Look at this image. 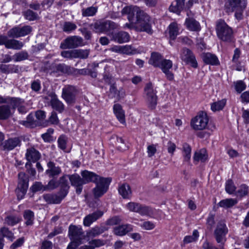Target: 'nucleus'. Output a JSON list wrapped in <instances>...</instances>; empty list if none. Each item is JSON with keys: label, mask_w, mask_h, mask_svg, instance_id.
I'll return each instance as SVG.
<instances>
[{"label": "nucleus", "mask_w": 249, "mask_h": 249, "mask_svg": "<svg viewBox=\"0 0 249 249\" xmlns=\"http://www.w3.org/2000/svg\"><path fill=\"white\" fill-rule=\"evenodd\" d=\"M19 218L15 215H8L4 218V223L8 226H13L19 222Z\"/></svg>", "instance_id": "45"}, {"label": "nucleus", "mask_w": 249, "mask_h": 249, "mask_svg": "<svg viewBox=\"0 0 249 249\" xmlns=\"http://www.w3.org/2000/svg\"><path fill=\"white\" fill-rule=\"evenodd\" d=\"M141 51L132 45L123 46L122 53L127 55H133L140 53Z\"/></svg>", "instance_id": "42"}, {"label": "nucleus", "mask_w": 249, "mask_h": 249, "mask_svg": "<svg viewBox=\"0 0 249 249\" xmlns=\"http://www.w3.org/2000/svg\"><path fill=\"white\" fill-rule=\"evenodd\" d=\"M157 152V145L151 144L148 145L147 148V152L148 157L150 158L153 156Z\"/></svg>", "instance_id": "62"}, {"label": "nucleus", "mask_w": 249, "mask_h": 249, "mask_svg": "<svg viewBox=\"0 0 249 249\" xmlns=\"http://www.w3.org/2000/svg\"><path fill=\"white\" fill-rule=\"evenodd\" d=\"M65 196L58 192V194H46L43 196V198L48 204H59Z\"/></svg>", "instance_id": "19"}, {"label": "nucleus", "mask_w": 249, "mask_h": 249, "mask_svg": "<svg viewBox=\"0 0 249 249\" xmlns=\"http://www.w3.org/2000/svg\"><path fill=\"white\" fill-rule=\"evenodd\" d=\"M173 63L172 61L169 59H164L162 60L160 64V68L161 69L162 72L165 74L167 79L169 81H172L174 79V74L170 71L172 69Z\"/></svg>", "instance_id": "15"}, {"label": "nucleus", "mask_w": 249, "mask_h": 249, "mask_svg": "<svg viewBox=\"0 0 249 249\" xmlns=\"http://www.w3.org/2000/svg\"><path fill=\"white\" fill-rule=\"evenodd\" d=\"M235 186L231 180H228L226 184L225 190L229 194H233L235 191Z\"/></svg>", "instance_id": "60"}, {"label": "nucleus", "mask_w": 249, "mask_h": 249, "mask_svg": "<svg viewBox=\"0 0 249 249\" xmlns=\"http://www.w3.org/2000/svg\"><path fill=\"white\" fill-rule=\"evenodd\" d=\"M53 129L51 128H49L46 133L42 134L41 137L42 139L45 142H50L51 140V135L53 134Z\"/></svg>", "instance_id": "63"}, {"label": "nucleus", "mask_w": 249, "mask_h": 249, "mask_svg": "<svg viewBox=\"0 0 249 249\" xmlns=\"http://www.w3.org/2000/svg\"><path fill=\"white\" fill-rule=\"evenodd\" d=\"M199 236V233L197 230H194L192 235L185 236L183 239L184 244H188L196 241Z\"/></svg>", "instance_id": "53"}, {"label": "nucleus", "mask_w": 249, "mask_h": 249, "mask_svg": "<svg viewBox=\"0 0 249 249\" xmlns=\"http://www.w3.org/2000/svg\"><path fill=\"white\" fill-rule=\"evenodd\" d=\"M32 31V27L29 25L22 27L16 26L7 32L9 37L12 38H18L29 35Z\"/></svg>", "instance_id": "9"}, {"label": "nucleus", "mask_w": 249, "mask_h": 249, "mask_svg": "<svg viewBox=\"0 0 249 249\" xmlns=\"http://www.w3.org/2000/svg\"><path fill=\"white\" fill-rule=\"evenodd\" d=\"M209 118L207 113L201 111L192 119L191 126L195 130H203L208 127Z\"/></svg>", "instance_id": "5"}, {"label": "nucleus", "mask_w": 249, "mask_h": 249, "mask_svg": "<svg viewBox=\"0 0 249 249\" xmlns=\"http://www.w3.org/2000/svg\"><path fill=\"white\" fill-rule=\"evenodd\" d=\"M107 230V228L105 226L95 227L92 228L87 233V235L89 237H94L102 234L104 231Z\"/></svg>", "instance_id": "39"}, {"label": "nucleus", "mask_w": 249, "mask_h": 249, "mask_svg": "<svg viewBox=\"0 0 249 249\" xmlns=\"http://www.w3.org/2000/svg\"><path fill=\"white\" fill-rule=\"evenodd\" d=\"M238 202L236 199L226 198L221 200L218 204V205L224 208H229L236 205Z\"/></svg>", "instance_id": "40"}, {"label": "nucleus", "mask_w": 249, "mask_h": 249, "mask_svg": "<svg viewBox=\"0 0 249 249\" xmlns=\"http://www.w3.org/2000/svg\"><path fill=\"white\" fill-rule=\"evenodd\" d=\"M98 8L95 6H90L86 8H82L81 10L83 17H92L95 15L97 12Z\"/></svg>", "instance_id": "43"}, {"label": "nucleus", "mask_w": 249, "mask_h": 249, "mask_svg": "<svg viewBox=\"0 0 249 249\" xmlns=\"http://www.w3.org/2000/svg\"><path fill=\"white\" fill-rule=\"evenodd\" d=\"M54 178H52V179L49 181L48 184L45 186V190H53L58 186L57 182Z\"/></svg>", "instance_id": "61"}, {"label": "nucleus", "mask_w": 249, "mask_h": 249, "mask_svg": "<svg viewBox=\"0 0 249 249\" xmlns=\"http://www.w3.org/2000/svg\"><path fill=\"white\" fill-rule=\"evenodd\" d=\"M68 142V138L64 135H60L57 140L58 146V147L65 151L67 148V144Z\"/></svg>", "instance_id": "50"}, {"label": "nucleus", "mask_w": 249, "mask_h": 249, "mask_svg": "<svg viewBox=\"0 0 249 249\" xmlns=\"http://www.w3.org/2000/svg\"><path fill=\"white\" fill-rule=\"evenodd\" d=\"M77 26L75 24L70 21L65 22L63 25V31L66 33H71L75 30Z\"/></svg>", "instance_id": "55"}, {"label": "nucleus", "mask_w": 249, "mask_h": 249, "mask_svg": "<svg viewBox=\"0 0 249 249\" xmlns=\"http://www.w3.org/2000/svg\"><path fill=\"white\" fill-rule=\"evenodd\" d=\"M180 58L186 64L194 68H197L198 64L193 52L187 48H183L180 52Z\"/></svg>", "instance_id": "10"}, {"label": "nucleus", "mask_w": 249, "mask_h": 249, "mask_svg": "<svg viewBox=\"0 0 249 249\" xmlns=\"http://www.w3.org/2000/svg\"><path fill=\"white\" fill-rule=\"evenodd\" d=\"M111 36L112 40L120 44L127 42L130 38V35L128 33L122 31L112 34Z\"/></svg>", "instance_id": "21"}, {"label": "nucleus", "mask_w": 249, "mask_h": 249, "mask_svg": "<svg viewBox=\"0 0 249 249\" xmlns=\"http://www.w3.org/2000/svg\"><path fill=\"white\" fill-rule=\"evenodd\" d=\"M216 31L217 36L220 40L227 42L233 41L232 30L224 20L220 19L217 22Z\"/></svg>", "instance_id": "3"}, {"label": "nucleus", "mask_w": 249, "mask_h": 249, "mask_svg": "<svg viewBox=\"0 0 249 249\" xmlns=\"http://www.w3.org/2000/svg\"><path fill=\"white\" fill-rule=\"evenodd\" d=\"M48 169L45 173L50 178H57L62 172L61 169L59 166H56L53 161H49L47 163Z\"/></svg>", "instance_id": "17"}, {"label": "nucleus", "mask_w": 249, "mask_h": 249, "mask_svg": "<svg viewBox=\"0 0 249 249\" xmlns=\"http://www.w3.org/2000/svg\"><path fill=\"white\" fill-rule=\"evenodd\" d=\"M141 227L145 230H151L155 227V225L153 222L147 221L141 224Z\"/></svg>", "instance_id": "64"}, {"label": "nucleus", "mask_w": 249, "mask_h": 249, "mask_svg": "<svg viewBox=\"0 0 249 249\" xmlns=\"http://www.w3.org/2000/svg\"><path fill=\"white\" fill-rule=\"evenodd\" d=\"M144 94L148 107L154 109L157 104V91L153 88L151 83H147L144 88Z\"/></svg>", "instance_id": "7"}, {"label": "nucleus", "mask_w": 249, "mask_h": 249, "mask_svg": "<svg viewBox=\"0 0 249 249\" xmlns=\"http://www.w3.org/2000/svg\"><path fill=\"white\" fill-rule=\"evenodd\" d=\"M132 231L133 226L126 224L115 227L113 228V232L117 236H123Z\"/></svg>", "instance_id": "20"}, {"label": "nucleus", "mask_w": 249, "mask_h": 249, "mask_svg": "<svg viewBox=\"0 0 249 249\" xmlns=\"http://www.w3.org/2000/svg\"><path fill=\"white\" fill-rule=\"evenodd\" d=\"M140 205V203H139L130 202L126 204V207L130 212L138 213Z\"/></svg>", "instance_id": "59"}, {"label": "nucleus", "mask_w": 249, "mask_h": 249, "mask_svg": "<svg viewBox=\"0 0 249 249\" xmlns=\"http://www.w3.org/2000/svg\"><path fill=\"white\" fill-rule=\"evenodd\" d=\"M119 194L124 199H130L132 196V191L130 186L127 183L121 184L118 188Z\"/></svg>", "instance_id": "26"}, {"label": "nucleus", "mask_w": 249, "mask_h": 249, "mask_svg": "<svg viewBox=\"0 0 249 249\" xmlns=\"http://www.w3.org/2000/svg\"><path fill=\"white\" fill-rule=\"evenodd\" d=\"M226 103L225 99H222L211 105V109L213 111H219L223 109Z\"/></svg>", "instance_id": "52"}, {"label": "nucleus", "mask_w": 249, "mask_h": 249, "mask_svg": "<svg viewBox=\"0 0 249 249\" xmlns=\"http://www.w3.org/2000/svg\"><path fill=\"white\" fill-rule=\"evenodd\" d=\"M0 71L4 73L8 74L18 72V67L14 64H0Z\"/></svg>", "instance_id": "33"}, {"label": "nucleus", "mask_w": 249, "mask_h": 249, "mask_svg": "<svg viewBox=\"0 0 249 249\" xmlns=\"http://www.w3.org/2000/svg\"><path fill=\"white\" fill-rule=\"evenodd\" d=\"M28 54L25 51H21L17 53H16L13 55V60L15 62H18L23 61L28 59Z\"/></svg>", "instance_id": "51"}, {"label": "nucleus", "mask_w": 249, "mask_h": 249, "mask_svg": "<svg viewBox=\"0 0 249 249\" xmlns=\"http://www.w3.org/2000/svg\"><path fill=\"white\" fill-rule=\"evenodd\" d=\"M249 194V187L245 185H241L239 189L236 192V196L240 197H242L248 195Z\"/></svg>", "instance_id": "54"}, {"label": "nucleus", "mask_w": 249, "mask_h": 249, "mask_svg": "<svg viewBox=\"0 0 249 249\" xmlns=\"http://www.w3.org/2000/svg\"><path fill=\"white\" fill-rule=\"evenodd\" d=\"M103 214V212L101 211H97L87 215L84 219V225L87 227H89L93 222L96 221L101 217Z\"/></svg>", "instance_id": "24"}, {"label": "nucleus", "mask_w": 249, "mask_h": 249, "mask_svg": "<svg viewBox=\"0 0 249 249\" xmlns=\"http://www.w3.org/2000/svg\"><path fill=\"white\" fill-rule=\"evenodd\" d=\"M138 213L142 216L153 217L154 210L149 206L140 204Z\"/></svg>", "instance_id": "35"}, {"label": "nucleus", "mask_w": 249, "mask_h": 249, "mask_svg": "<svg viewBox=\"0 0 249 249\" xmlns=\"http://www.w3.org/2000/svg\"><path fill=\"white\" fill-rule=\"evenodd\" d=\"M21 141L18 138L15 137L5 140L0 143L1 149L4 151H10L16 147L20 146Z\"/></svg>", "instance_id": "16"}, {"label": "nucleus", "mask_w": 249, "mask_h": 249, "mask_svg": "<svg viewBox=\"0 0 249 249\" xmlns=\"http://www.w3.org/2000/svg\"><path fill=\"white\" fill-rule=\"evenodd\" d=\"M69 179L71 185L75 187L76 193L80 194L83 190V186L85 184L84 179L77 174L69 175Z\"/></svg>", "instance_id": "13"}, {"label": "nucleus", "mask_w": 249, "mask_h": 249, "mask_svg": "<svg viewBox=\"0 0 249 249\" xmlns=\"http://www.w3.org/2000/svg\"><path fill=\"white\" fill-rule=\"evenodd\" d=\"M185 25L188 30L192 31H199L201 29L199 23L192 18H186Z\"/></svg>", "instance_id": "29"}, {"label": "nucleus", "mask_w": 249, "mask_h": 249, "mask_svg": "<svg viewBox=\"0 0 249 249\" xmlns=\"http://www.w3.org/2000/svg\"><path fill=\"white\" fill-rule=\"evenodd\" d=\"M0 234L3 238L6 237L11 241H13L15 239L14 233L8 228L5 227L0 228Z\"/></svg>", "instance_id": "46"}, {"label": "nucleus", "mask_w": 249, "mask_h": 249, "mask_svg": "<svg viewBox=\"0 0 249 249\" xmlns=\"http://www.w3.org/2000/svg\"><path fill=\"white\" fill-rule=\"evenodd\" d=\"M51 97V105L52 107L59 112H62L64 109L63 104L59 101L57 96L54 93H51L49 95Z\"/></svg>", "instance_id": "27"}, {"label": "nucleus", "mask_w": 249, "mask_h": 249, "mask_svg": "<svg viewBox=\"0 0 249 249\" xmlns=\"http://www.w3.org/2000/svg\"><path fill=\"white\" fill-rule=\"evenodd\" d=\"M208 158V155L207 154L206 150L204 148L201 149L200 150L196 151L195 153L193 159L194 162H204Z\"/></svg>", "instance_id": "37"}, {"label": "nucleus", "mask_w": 249, "mask_h": 249, "mask_svg": "<svg viewBox=\"0 0 249 249\" xmlns=\"http://www.w3.org/2000/svg\"><path fill=\"white\" fill-rule=\"evenodd\" d=\"M82 39L76 36L69 37L65 39L60 44V48L62 49H73L82 43Z\"/></svg>", "instance_id": "14"}, {"label": "nucleus", "mask_w": 249, "mask_h": 249, "mask_svg": "<svg viewBox=\"0 0 249 249\" xmlns=\"http://www.w3.org/2000/svg\"><path fill=\"white\" fill-rule=\"evenodd\" d=\"M185 0H176L172 2L169 8L170 12L179 15L184 7Z\"/></svg>", "instance_id": "31"}, {"label": "nucleus", "mask_w": 249, "mask_h": 249, "mask_svg": "<svg viewBox=\"0 0 249 249\" xmlns=\"http://www.w3.org/2000/svg\"><path fill=\"white\" fill-rule=\"evenodd\" d=\"M15 109L11 108L10 106L7 105H3L0 106V120H5L10 118L13 114V110Z\"/></svg>", "instance_id": "28"}, {"label": "nucleus", "mask_w": 249, "mask_h": 249, "mask_svg": "<svg viewBox=\"0 0 249 249\" xmlns=\"http://www.w3.org/2000/svg\"><path fill=\"white\" fill-rule=\"evenodd\" d=\"M81 176L84 179V184H86L90 182L95 183L98 181L101 178L98 175L95 173L89 171L88 170H84L81 172Z\"/></svg>", "instance_id": "18"}, {"label": "nucleus", "mask_w": 249, "mask_h": 249, "mask_svg": "<svg viewBox=\"0 0 249 249\" xmlns=\"http://www.w3.org/2000/svg\"><path fill=\"white\" fill-rule=\"evenodd\" d=\"M18 102V99L16 98H12L8 96H0V104L7 103L10 104L13 109L17 107Z\"/></svg>", "instance_id": "41"}, {"label": "nucleus", "mask_w": 249, "mask_h": 249, "mask_svg": "<svg viewBox=\"0 0 249 249\" xmlns=\"http://www.w3.org/2000/svg\"><path fill=\"white\" fill-rule=\"evenodd\" d=\"M23 15L25 18L29 21L36 20L38 18V15L37 13L29 9L25 11L23 13Z\"/></svg>", "instance_id": "56"}, {"label": "nucleus", "mask_w": 249, "mask_h": 249, "mask_svg": "<svg viewBox=\"0 0 249 249\" xmlns=\"http://www.w3.org/2000/svg\"><path fill=\"white\" fill-rule=\"evenodd\" d=\"M168 29L170 39L175 40L179 34V25L176 22H173L169 25Z\"/></svg>", "instance_id": "32"}, {"label": "nucleus", "mask_w": 249, "mask_h": 249, "mask_svg": "<svg viewBox=\"0 0 249 249\" xmlns=\"http://www.w3.org/2000/svg\"><path fill=\"white\" fill-rule=\"evenodd\" d=\"M163 60V57L160 53L154 52L151 53L149 63L155 67H160Z\"/></svg>", "instance_id": "38"}, {"label": "nucleus", "mask_w": 249, "mask_h": 249, "mask_svg": "<svg viewBox=\"0 0 249 249\" xmlns=\"http://www.w3.org/2000/svg\"><path fill=\"white\" fill-rule=\"evenodd\" d=\"M69 237L71 240L67 249H75L84 239V232L81 226L71 225L69 228Z\"/></svg>", "instance_id": "2"}, {"label": "nucleus", "mask_w": 249, "mask_h": 249, "mask_svg": "<svg viewBox=\"0 0 249 249\" xmlns=\"http://www.w3.org/2000/svg\"><path fill=\"white\" fill-rule=\"evenodd\" d=\"M202 58L204 62L207 64L217 65L219 64V61L216 56L210 53H203L202 55Z\"/></svg>", "instance_id": "30"}, {"label": "nucleus", "mask_w": 249, "mask_h": 249, "mask_svg": "<svg viewBox=\"0 0 249 249\" xmlns=\"http://www.w3.org/2000/svg\"><path fill=\"white\" fill-rule=\"evenodd\" d=\"M228 232L226 224L223 222L218 223L214 231V234L216 242L224 245L226 241L225 236Z\"/></svg>", "instance_id": "11"}, {"label": "nucleus", "mask_w": 249, "mask_h": 249, "mask_svg": "<svg viewBox=\"0 0 249 249\" xmlns=\"http://www.w3.org/2000/svg\"><path fill=\"white\" fill-rule=\"evenodd\" d=\"M23 217L25 220L26 225H32L34 220V213L29 210H25L24 212Z\"/></svg>", "instance_id": "49"}, {"label": "nucleus", "mask_w": 249, "mask_h": 249, "mask_svg": "<svg viewBox=\"0 0 249 249\" xmlns=\"http://www.w3.org/2000/svg\"><path fill=\"white\" fill-rule=\"evenodd\" d=\"M25 156L28 161L34 162L37 161L41 157V155L39 151L33 147L27 149Z\"/></svg>", "instance_id": "25"}, {"label": "nucleus", "mask_w": 249, "mask_h": 249, "mask_svg": "<svg viewBox=\"0 0 249 249\" xmlns=\"http://www.w3.org/2000/svg\"><path fill=\"white\" fill-rule=\"evenodd\" d=\"M55 69L58 71L68 74L72 73L73 71L75 70L74 68H71L64 64H59L55 66Z\"/></svg>", "instance_id": "47"}, {"label": "nucleus", "mask_w": 249, "mask_h": 249, "mask_svg": "<svg viewBox=\"0 0 249 249\" xmlns=\"http://www.w3.org/2000/svg\"><path fill=\"white\" fill-rule=\"evenodd\" d=\"M234 85L236 91L239 93L244 90L246 88V84L242 80H238L234 82Z\"/></svg>", "instance_id": "58"}, {"label": "nucleus", "mask_w": 249, "mask_h": 249, "mask_svg": "<svg viewBox=\"0 0 249 249\" xmlns=\"http://www.w3.org/2000/svg\"><path fill=\"white\" fill-rule=\"evenodd\" d=\"M122 14L127 15L129 21L132 20L133 18L135 16L137 23L136 31L146 32L149 35L153 34L151 18L140 7L132 5L125 6L122 9Z\"/></svg>", "instance_id": "1"}, {"label": "nucleus", "mask_w": 249, "mask_h": 249, "mask_svg": "<svg viewBox=\"0 0 249 249\" xmlns=\"http://www.w3.org/2000/svg\"><path fill=\"white\" fill-rule=\"evenodd\" d=\"M225 7L228 12H233L237 9L245 8L246 4L241 0H228V2L225 4Z\"/></svg>", "instance_id": "23"}, {"label": "nucleus", "mask_w": 249, "mask_h": 249, "mask_svg": "<svg viewBox=\"0 0 249 249\" xmlns=\"http://www.w3.org/2000/svg\"><path fill=\"white\" fill-rule=\"evenodd\" d=\"M69 175H64L60 177L58 180V185L60 186V189L59 192L63 194V196H66L69 192L70 185L68 182Z\"/></svg>", "instance_id": "22"}, {"label": "nucleus", "mask_w": 249, "mask_h": 249, "mask_svg": "<svg viewBox=\"0 0 249 249\" xmlns=\"http://www.w3.org/2000/svg\"><path fill=\"white\" fill-rule=\"evenodd\" d=\"M18 182L16 193L18 199H22L26 193L28 187V181L26 174L23 172H20L18 174Z\"/></svg>", "instance_id": "8"}, {"label": "nucleus", "mask_w": 249, "mask_h": 249, "mask_svg": "<svg viewBox=\"0 0 249 249\" xmlns=\"http://www.w3.org/2000/svg\"><path fill=\"white\" fill-rule=\"evenodd\" d=\"M182 154L185 161H189L191 157V147L187 143L182 145Z\"/></svg>", "instance_id": "44"}, {"label": "nucleus", "mask_w": 249, "mask_h": 249, "mask_svg": "<svg viewBox=\"0 0 249 249\" xmlns=\"http://www.w3.org/2000/svg\"><path fill=\"white\" fill-rule=\"evenodd\" d=\"M77 90L72 86H68L63 89L62 97L68 104H73L76 101Z\"/></svg>", "instance_id": "12"}, {"label": "nucleus", "mask_w": 249, "mask_h": 249, "mask_svg": "<svg viewBox=\"0 0 249 249\" xmlns=\"http://www.w3.org/2000/svg\"><path fill=\"white\" fill-rule=\"evenodd\" d=\"M89 53V50H74V58L86 59L88 57Z\"/></svg>", "instance_id": "48"}, {"label": "nucleus", "mask_w": 249, "mask_h": 249, "mask_svg": "<svg viewBox=\"0 0 249 249\" xmlns=\"http://www.w3.org/2000/svg\"><path fill=\"white\" fill-rule=\"evenodd\" d=\"M92 26L97 33H105L108 36H112L113 31L117 29L119 25L111 20H107L96 22Z\"/></svg>", "instance_id": "4"}, {"label": "nucleus", "mask_w": 249, "mask_h": 249, "mask_svg": "<svg viewBox=\"0 0 249 249\" xmlns=\"http://www.w3.org/2000/svg\"><path fill=\"white\" fill-rule=\"evenodd\" d=\"M113 110L117 118L120 122L122 124L124 123V113L122 109V106L118 104H115L113 107Z\"/></svg>", "instance_id": "36"}, {"label": "nucleus", "mask_w": 249, "mask_h": 249, "mask_svg": "<svg viewBox=\"0 0 249 249\" xmlns=\"http://www.w3.org/2000/svg\"><path fill=\"white\" fill-rule=\"evenodd\" d=\"M19 123L26 127H32L34 124V118L32 114L28 115L25 121H20Z\"/></svg>", "instance_id": "57"}, {"label": "nucleus", "mask_w": 249, "mask_h": 249, "mask_svg": "<svg viewBox=\"0 0 249 249\" xmlns=\"http://www.w3.org/2000/svg\"><path fill=\"white\" fill-rule=\"evenodd\" d=\"M111 181V179L109 178H102L95 183L96 187L92 190L95 198H97L102 196L107 192Z\"/></svg>", "instance_id": "6"}, {"label": "nucleus", "mask_w": 249, "mask_h": 249, "mask_svg": "<svg viewBox=\"0 0 249 249\" xmlns=\"http://www.w3.org/2000/svg\"><path fill=\"white\" fill-rule=\"evenodd\" d=\"M23 45V43L19 40L14 39H8V38H7L5 46L7 49L20 50L22 48Z\"/></svg>", "instance_id": "34"}]
</instances>
